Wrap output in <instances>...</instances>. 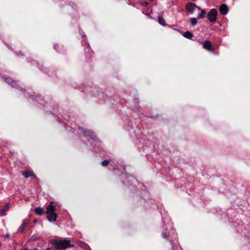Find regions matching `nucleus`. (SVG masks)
<instances>
[{"instance_id":"f257e3e1","label":"nucleus","mask_w":250,"mask_h":250,"mask_svg":"<svg viewBox=\"0 0 250 250\" xmlns=\"http://www.w3.org/2000/svg\"><path fill=\"white\" fill-rule=\"evenodd\" d=\"M70 241L66 240H53L52 244L57 250H63L71 246Z\"/></svg>"},{"instance_id":"f03ea898","label":"nucleus","mask_w":250,"mask_h":250,"mask_svg":"<svg viewBox=\"0 0 250 250\" xmlns=\"http://www.w3.org/2000/svg\"><path fill=\"white\" fill-rule=\"evenodd\" d=\"M55 210V207L52 205V203L51 202L46 208V213L48 214L47 217L49 221H55L57 218V214L54 212Z\"/></svg>"},{"instance_id":"7ed1b4c3","label":"nucleus","mask_w":250,"mask_h":250,"mask_svg":"<svg viewBox=\"0 0 250 250\" xmlns=\"http://www.w3.org/2000/svg\"><path fill=\"white\" fill-rule=\"evenodd\" d=\"M79 129L81 130L83 134L85 136H88L93 140H96L97 137L95 134L90 130L84 129L83 127H79Z\"/></svg>"},{"instance_id":"20e7f679","label":"nucleus","mask_w":250,"mask_h":250,"mask_svg":"<svg viewBox=\"0 0 250 250\" xmlns=\"http://www.w3.org/2000/svg\"><path fill=\"white\" fill-rule=\"evenodd\" d=\"M217 11L215 9H212L207 15L208 20L211 22H215L217 19Z\"/></svg>"},{"instance_id":"39448f33","label":"nucleus","mask_w":250,"mask_h":250,"mask_svg":"<svg viewBox=\"0 0 250 250\" xmlns=\"http://www.w3.org/2000/svg\"><path fill=\"white\" fill-rule=\"evenodd\" d=\"M201 9L196 5L192 3H188V12H192L193 11L200 12Z\"/></svg>"},{"instance_id":"423d86ee","label":"nucleus","mask_w":250,"mask_h":250,"mask_svg":"<svg viewBox=\"0 0 250 250\" xmlns=\"http://www.w3.org/2000/svg\"><path fill=\"white\" fill-rule=\"evenodd\" d=\"M219 11L221 14L226 15L228 12V7L226 4H222L220 6Z\"/></svg>"},{"instance_id":"0eeeda50","label":"nucleus","mask_w":250,"mask_h":250,"mask_svg":"<svg viewBox=\"0 0 250 250\" xmlns=\"http://www.w3.org/2000/svg\"><path fill=\"white\" fill-rule=\"evenodd\" d=\"M28 223H29L28 220H24L23 221L21 225L19 228L18 230L21 233H22L23 232H24L25 229L26 227V226Z\"/></svg>"},{"instance_id":"6e6552de","label":"nucleus","mask_w":250,"mask_h":250,"mask_svg":"<svg viewBox=\"0 0 250 250\" xmlns=\"http://www.w3.org/2000/svg\"><path fill=\"white\" fill-rule=\"evenodd\" d=\"M9 208L10 204L8 203L0 210V216L5 215L6 212L9 209Z\"/></svg>"},{"instance_id":"1a4fd4ad","label":"nucleus","mask_w":250,"mask_h":250,"mask_svg":"<svg viewBox=\"0 0 250 250\" xmlns=\"http://www.w3.org/2000/svg\"><path fill=\"white\" fill-rule=\"evenodd\" d=\"M212 47V44L211 42L209 41H205L203 43V47L205 49L207 50H211V48Z\"/></svg>"},{"instance_id":"9d476101","label":"nucleus","mask_w":250,"mask_h":250,"mask_svg":"<svg viewBox=\"0 0 250 250\" xmlns=\"http://www.w3.org/2000/svg\"><path fill=\"white\" fill-rule=\"evenodd\" d=\"M35 212L39 215H41L43 214V209L40 207H37L35 209Z\"/></svg>"},{"instance_id":"9b49d317","label":"nucleus","mask_w":250,"mask_h":250,"mask_svg":"<svg viewBox=\"0 0 250 250\" xmlns=\"http://www.w3.org/2000/svg\"><path fill=\"white\" fill-rule=\"evenodd\" d=\"M158 20L159 23L160 24H161L162 25L165 26L166 25V21H165L164 19L162 17L159 16L158 17Z\"/></svg>"},{"instance_id":"f8f14e48","label":"nucleus","mask_w":250,"mask_h":250,"mask_svg":"<svg viewBox=\"0 0 250 250\" xmlns=\"http://www.w3.org/2000/svg\"><path fill=\"white\" fill-rule=\"evenodd\" d=\"M23 175L25 177V178H27L33 176V173L32 171H25L23 173Z\"/></svg>"},{"instance_id":"ddd939ff","label":"nucleus","mask_w":250,"mask_h":250,"mask_svg":"<svg viewBox=\"0 0 250 250\" xmlns=\"http://www.w3.org/2000/svg\"><path fill=\"white\" fill-rule=\"evenodd\" d=\"M200 11H201V12L200 14H199L198 16V19L199 18H203L205 16V14H206V12L204 10H201Z\"/></svg>"},{"instance_id":"4468645a","label":"nucleus","mask_w":250,"mask_h":250,"mask_svg":"<svg viewBox=\"0 0 250 250\" xmlns=\"http://www.w3.org/2000/svg\"><path fill=\"white\" fill-rule=\"evenodd\" d=\"M190 22L192 25H193V26L195 25L196 24H197V19H196L195 18H191L190 19Z\"/></svg>"},{"instance_id":"2eb2a0df","label":"nucleus","mask_w":250,"mask_h":250,"mask_svg":"<svg viewBox=\"0 0 250 250\" xmlns=\"http://www.w3.org/2000/svg\"><path fill=\"white\" fill-rule=\"evenodd\" d=\"M109 163V161L104 160V161L102 162V165L103 166L105 167L108 165Z\"/></svg>"},{"instance_id":"dca6fc26","label":"nucleus","mask_w":250,"mask_h":250,"mask_svg":"<svg viewBox=\"0 0 250 250\" xmlns=\"http://www.w3.org/2000/svg\"><path fill=\"white\" fill-rule=\"evenodd\" d=\"M5 81L8 83H10L11 82L10 79L7 78L5 79Z\"/></svg>"},{"instance_id":"f3484780","label":"nucleus","mask_w":250,"mask_h":250,"mask_svg":"<svg viewBox=\"0 0 250 250\" xmlns=\"http://www.w3.org/2000/svg\"><path fill=\"white\" fill-rule=\"evenodd\" d=\"M192 36V34L188 31V39H191Z\"/></svg>"},{"instance_id":"a211bd4d","label":"nucleus","mask_w":250,"mask_h":250,"mask_svg":"<svg viewBox=\"0 0 250 250\" xmlns=\"http://www.w3.org/2000/svg\"><path fill=\"white\" fill-rule=\"evenodd\" d=\"M184 36L186 38H188V31H186L184 33Z\"/></svg>"},{"instance_id":"6ab92c4d","label":"nucleus","mask_w":250,"mask_h":250,"mask_svg":"<svg viewBox=\"0 0 250 250\" xmlns=\"http://www.w3.org/2000/svg\"><path fill=\"white\" fill-rule=\"evenodd\" d=\"M9 237V235L8 234H5V238H8Z\"/></svg>"},{"instance_id":"aec40b11","label":"nucleus","mask_w":250,"mask_h":250,"mask_svg":"<svg viewBox=\"0 0 250 250\" xmlns=\"http://www.w3.org/2000/svg\"><path fill=\"white\" fill-rule=\"evenodd\" d=\"M46 250H54L52 248H48Z\"/></svg>"},{"instance_id":"412c9836","label":"nucleus","mask_w":250,"mask_h":250,"mask_svg":"<svg viewBox=\"0 0 250 250\" xmlns=\"http://www.w3.org/2000/svg\"><path fill=\"white\" fill-rule=\"evenodd\" d=\"M164 237L166 238V234L165 233L163 234Z\"/></svg>"},{"instance_id":"4be33fe9","label":"nucleus","mask_w":250,"mask_h":250,"mask_svg":"<svg viewBox=\"0 0 250 250\" xmlns=\"http://www.w3.org/2000/svg\"><path fill=\"white\" fill-rule=\"evenodd\" d=\"M185 6L186 7L187 9H188V3H187L186 5H185Z\"/></svg>"},{"instance_id":"5701e85b","label":"nucleus","mask_w":250,"mask_h":250,"mask_svg":"<svg viewBox=\"0 0 250 250\" xmlns=\"http://www.w3.org/2000/svg\"><path fill=\"white\" fill-rule=\"evenodd\" d=\"M15 85H16V84H12V86H15Z\"/></svg>"},{"instance_id":"b1692460","label":"nucleus","mask_w":250,"mask_h":250,"mask_svg":"<svg viewBox=\"0 0 250 250\" xmlns=\"http://www.w3.org/2000/svg\"><path fill=\"white\" fill-rule=\"evenodd\" d=\"M1 246V243H0V247Z\"/></svg>"}]
</instances>
